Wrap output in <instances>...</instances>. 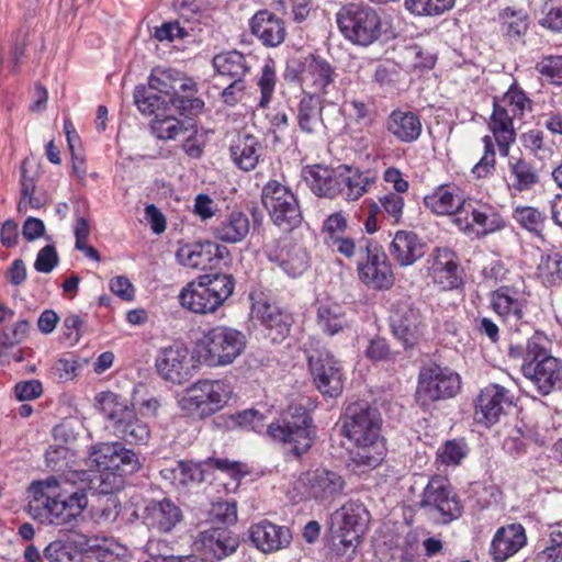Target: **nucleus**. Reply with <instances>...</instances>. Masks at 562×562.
I'll use <instances>...</instances> for the list:
<instances>
[{
  "mask_svg": "<svg viewBox=\"0 0 562 562\" xmlns=\"http://www.w3.org/2000/svg\"><path fill=\"white\" fill-rule=\"evenodd\" d=\"M501 30L510 42L519 41L529 27L528 14L524 10L505 8L498 14Z\"/></svg>",
  "mask_w": 562,
  "mask_h": 562,
  "instance_id": "obj_47",
  "label": "nucleus"
},
{
  "mask_svg": "<svg viewBox=\"0 0 562 562\" xmlns=\"http://www.w3.org/2000/svg\"><path fill=\"white\" fill-rule=\"evenodd\" d=\"M488 130L492 133L493 142L498 147L502 157H508L512 145L515 144L517 133L514 121L507 115L504 109H494L490 117Z\"/></svg>",
  "mask_w": 562,
  "mask_h": 562,
  "instance_id": "obj_39",
  "label": "nucleus"
},
{
  "mask_svg": "<svg viewBox=\"0 0 562 562\" xmlns=\"http://www.w3.org/2000/svg\"><path fill=\"white\" fill-rule=\"evenodd\" d=\"M482 143L484 145V153L479 160V162L472 168V173L476 178H485L488 175H492L495 170L496 165V153H495V142L491 135H485L482 138Z\"/></svg>",
  "mask_w": 562,
  "mask_h": 562,
  "instance_id": "obj_62",
  "label": "nucleus"
},
{
  "mask_svg": "<svg viewBox=\"0 0 562 562\" xmlns=\"http://www.w3.org/2000/svg\"><path fill=\"white\" fill-rule=\"evenodd\" d=\"M100 413L108 419L116 437L128 443H147L150 431L148 426L139 420L127 401L113 392H102L95 396Z\"/></svg>",
  "mask_w": 562,
  "mask_h": 562,
  "instance_id": "obj_4",
  "label": "nucleus"
},
{
  "mask_svg": "<svg viewBox=\"0 0 562 562\" xmlns=\"http://www.w3.org/2000/svg\"><path fill=\"white\" fill-rule=\"evenodd\" d=\"M538 272L548 284L562 283V255L555 252L541 256Z\"/></svg>",
  "mask_w": 562,
  "mask_h": 562,
  "instance_id": "obj_59",
  "label": "nucleus"
},
{
  "mask_svg": "<svg viewBox=\"0 0 562 562\" xmlns=\"http://www.w3.org/2000/svg\"><path fill=\"white\" fill-rule=\"evenodd\" d=\"M390 326L393 336L404 348H409L422 336L424 321L420 311L409 300H401L392 305Z\"/></svg>",
  "mask_w": 562,
  "mask_h": 562,
  "instance_id": "obj_17",
  "label": "nucleus"
},
{
  "mask_svg": "<svg viewBox=\"0 0 562 562\" xmlns=\"http://www.w3.org/2000/svg\"><path fill=\"white\" fill-rule=\"evenodd\" d=\"M344 186L342 193L348 201H357L364 195L371 186L375 182L376 177L370 170L361 171L344 166Z\"/></svg>",
  "mask_w": 562,
  "mask_h": 562,
  "instance_id": "obj_44",
  "label": "nucleus"
},
{
  "mask_svg": "<svg viewBox=\"0 0 562 562\" xmlns=\"http://www.w3.org/2000/svg\"><path fill=\"white\" fill-rule=\"evenodd\" d=\"M513 217L528 232L540 235L544 228L547 216L532 206H517Z\"/></svg>",
  "mask_w": 562,
  "mask_h": 562,
  "instance_id": "obj_56",
  "label": "nucleus"
},
{
  "mask_svg": "<svg viewBox=\"0 0 562 562\" xmlns=\"http://www.w3.org/2000/svg\"><path fill=\"white\" fill-rule=\"evenodd\" d=\"M323 166H315L308 171L306 180L311 190L318 196L334 198L342 191L344 172Z\"/></svg>",
  "mask_w": 562,
  "mask_h": 562,
  "instance_id": "obj_37",
  "label": "nucleus"
},
{
  "mask_svg": "<svg viewBox=\"0 0 562 562\" xmlns=\"http://www.w3.org/2000/svg\"><path fill=\"white\" fill-rule=\"evenodd\" d=\"M528 299L525 291L515 286L503 285L491 293L493 311L504 321L514 333L531 331L532 327L526 321Z\"/></svg>",
  "mask_w": 562,
  "mask_h": 562,
  "instance_id": "obj_16",
  "label": "nucleus"
},
{
  "mask_svg": "<svg viewBox=\"0 0 562 562\" xmlns=\"http://www.w3.org/2000/svg\"><path fill=\"white\" fill-rule=\"evenodd\" d=\"M480 206H483L482 202L465 198L462 207H460L454 217L456 225L465 233L474 232L481 213Z\"/></svg>",
  "mask_w": 562,
  "mask_h": 562,
  "instance_id": "obj_60",
  "label": "nucleus"
},
{
  "mask_svg": "<svg viewBox=\"0 0 562 562\" xmlns=\"http://www.w3.org/2000/svg\"><path fill=\"white\" fill-rule=\"evenodd\" d=\"M195 543L201 546L205 554L222 560L237 550L239 540L227 528H210L198 533Z\"/></svg>",
  "mask_w": 562,
  "mask_h": 562,
  "instance_id": "obj_30",
  "label": "nucleus"
},
{
  "mask_svg": "<svg viewBox=\"0 0 562 562\" xmlns=\"http://www.w3.org/2000/svg\"><path fill=\"white\" fill-rule=\"evenodd\" d=\"M376 204L379 213L383 218L391 224H400L403 213L405 201L402 194L386 192L379 196L378 201L373 200Z\"/></svg>",
  "mask_w": 562,
  "mask_h": 562,
  "instance_id": "obj_51",
  "label": "nucleus"
},
{
  "mask_svg": "<svg viewBox=\"0 0 562 562\" xmlns=\"http://www.w3.org/2000/svg\"><path fill=\"white\" fill-rule=\"evenodd\" d=\"M182 512L168 498L146 505L144 520L147 526L158 532H170L181 520Z\"/></svg>",
  "mask_w": 562,
  "mask_h": 562,
  "instance_id": "obj_31",
  "label": "nucleus"
},
{
  "mask_svg": "<svg viewBox=\"0 0 562 562\" xmlns=\"http://www.w3.org/2000/svg\"><path fill=\"white\" fill-rule=\"evenodd\" d=\"M552 341L542 331H535L525 345L512 342L508 348V356L514 360H521V364L537 363L551 355Z\"/></svg>",
  "mask_w": 562,
  "mask_h": 562,
  "instance_id": "obj_36",
  "label": "nucleus"
},
{
  "mask_svg": "<svg viewBox=\"0 0 562 562\" xmlns=\"http://www.w3.org/2000/svg\"><path fill=\"white\" fill-rule=\"evenodd\" d=\"M370 521V514L359 501H349L331 515L334 532H342L361 539Z\"/></svg>",
  "mask_w": 562,
  "mask_h": 562,
  "instance_id": "obj_23",
  "label": "nucleus"
},
{
  "mask_svg": "<svg viewBox=\"0 0 562 562\" xmlns=\"http://www.w3.org/2000/svg\"><path fill=\"white\" fill-rule=\"evenodd\" d=\"M189 350L181 345H173L159 351L156 369L166 381L181 384L190 374Z\"/></svg>",
  "mask_w": 562,
  "mask_h": 562,
  "instance_id": "obj_25",
  "label": "nucleus"
},
{
  "mask_svg": "<svg viewBox=\"0 0 562 562\" xmlns=\"http://www.w3.org/2000/svg\"><path fill=\"white\" fill-rule=\"evenodd\" d=\"M464 194L456 184H441L424 198L425 206L437 215H457L464 203Z\"/></svg>",
  "mask_w": 562,
  "mask_h": 562,
  "instance_id": "obj_33",
  "label": "nucleus"
},
{
  "mask_svg": "<svg viewBox=\"0 0 562 562\" xmlns=\"http://www.w3.org/2000/svg\"><path fill=\"white\" fill-rule=\"evenodd\" d=\"M385 128L398 142L413 143L419 138L423 126L414 112L395 109L386 117Z\"/></svg>",
  "mask_w": 562,
  "mask_h": 562,
  "instance_id": "obj_34",
  "label": "nucleus"
},
{
  "mask_svg": "<svg viewBox=\"0 0 562 562\" xmlns=\"http://www.w3.org/2000/svg\"><path fill=\"white\" fill-rule=\"evenodd\" d=\"M212 65L216 75L227 80H244L251 68L246 55L235 49L215 55Z\"/></svg>",
  "mask_w": 562,
  "mask_h": 562,
  "instance_id": "obj_41",
  "label": "nucleus"
},
{
  "mask_svg": "<svg viewBox=\"0 0 562 562\" xmlns=\"http://www.w3.org/2000/svg\"><path fill=\"white\" fill-rule=\"evenodd\" d=\"M493 108L506 110L507 115L514 121L522 117L526 112H530L532 102L522 89L513 83L501 98H494Z\"/></svg>",
  "mask_w": 562,
  "mask_h": 562,
  "instance_id": "obj_45",
  "label": "nucleus"
},
{
  "mask_svg": "<svg viewBox=\"0 0 562 562\" xmlns=\"http://www.w3.org/2000/svg\"><path fill=\"white\" fill-rule=\"evenodd\" d=\"M469 452L463 439L448 440L438 451V459L446 465H459Z\"/></svg>",
  "mask_w": 562,
  "mask_h": 562,
  "instance_id": "obj_63",
  "label": "nucleus"
},
{
  "mask_svg": "<svg viewBox=\"0 0 562 562\" xmlns=\"http://www.w3.org/2000/svg\"><path fill=\"white\" fill-rule=\"evenodd\" d=\"M27 493V514L44 526L74 527L88 506L86 490L69 488L63 476L33 481Z\"/></svg>",
  "mask_w": 562,
  "mask_h": 562,
  "instance_id": "obj_1",
  "label": "nucleus"
},
{
  "mask_svg": "<svg viewBox=\"0 0 562 562\" xmlns=\"http://www.w3.org/2000/svg\"><path fill=\"white\" fill-rule=\"evenodd\" d=\"M150 126L153 134L164 140L176 139L180 134L188 131V126L183 122L171 115L160 117L159 114H156Z\"/></svg>",
  "mask_w": 562,
  "mask_h": 562,
  "instance_id": "obj_54",
  "label": "nucleus"
},
{
  "mask_svg": "<svg viewBox=\"0 0 562 562\" xmlns=\"http://www.w3.org/2000/svg\"><path fill=\"white\" fill-rule=\"evenodd\" d=\"M382 418L376 409L366 402L347 406L342 418V432L357 448L355 462L369 468L378 467L385 456V443L381 435Z\"/></svg>",
  "mask_w": 562,
  "mask_h": 562,
  "instance_id": "obj_2",
  "label": "nucleus"
},
{
  "mask_svg": "<svg viewBox=\"0 0 562 562\" xmlns=\"http://www.w3.org/2000/svg\"><path fill=\"white\" fill-rule=\"evenodd\" d=\"M514 396L504 386L492 383L481 390L475 404V417L486 426L499 420V417L513 405Z\"/></svg>",
  "mask_w": 562,
  "mask_h": 562,
  "instance_id": "obj_20",
  "label": "nucleus"
},
{
  "mask_svg": "<svg viewBox=\"0 0 562 562\" xmlns=\"http://www.w3.org/2000/svg\"><path fill=\"white\" fill-rule=\"evenodd\" d=\"M261 201L271 221L280 229L292 231L302 223V211L296 196L279 181L270 180L263 186Z\"/></svg>",
  "mask_w": 562,
  "mask_h": 562,
  "instance_id": "obj_11",
  "label": "nucleus"
},
{
  "mask_svg": "<svg viewBox=\"0 0 562 562\" xmlns=\"http://www.w3.org/2000/svg\"><path fill=\"white\" fill-rule=\"evenodd\" d=\"M520 139L525 149L529 150L535 157L539 159H546L552 153L550 146H548L544 142L543 132L539 130H530L524 133Z\"/></svg>",
  "mask_w": 562,
  "mask_h": 562,
  "instance_id": "obj_64",
  "label": "nucleus"
},
{
  "mask_svg": "<svg viewBox=\"0 0 562 562\" xmlns=\"http://www.w3.org/2000/svg\"><path fill=\"white\" fill-rule=\"evenodd\" d=\"M252 35L266 47L280 46L286 35L284 22L268 10L258 11L249 21Z\"/></svg>",
  "mask_w": 562,
  "mask_h": 562,
  "instance_id": "obj_28",
  "label": "nucleus"
},
{
  "mask_svg": "<svg viewBox=\"0 0 562 562\" xmlns=\"http://www.w3.org/2000/svg\"><path fill=\"white\" fill-rule=\"evenodd\" d=\"M80 368L78 359L74 355H65L57 359L49 368V378L58 383L72 381Z\"/></svg>",
  "mask_w": 562,
  "mask_h": 562,
  "instance_id": "obj_58",
  "label": "nucleus"
},
{
  "mask_svg": "<svg viewBox=\"0 0 562 562\" xmlns=\"http://www.w3.org/2000/svg\"><path fill=\"white\" fill-rule=\"evenodd\" d=\"M428 276L441 290L458 289L463 284L458 255L447 248H436L427 259Z\"/></svg>",
  "mask_w": 562,
  "mask_h": 562,
  "instance_id": "obj_18",
  "label": "nucleus"
},
{
  "mask_svg": "<svg viewBox=\"0 0 562 562\" xmlns=\"http://www.w3.org/2000/svg\"><path fill=\"white\" fill-rule=\"evenodd\" d=\"M160 475L175 487H184L190 483H200L204 480V471L200 463L183 460L164 468Z\"/></svg>",
  "mask_w": 562,
  "mask_h": 562,
  "instance_id": "obj_43",
  "label": "nucleus"
},
{
  "mask_svg": "<svg viewBox=\"0 0 562 562\" xmlns=\"http://www.w3.org/2000/svg\"><path fill=\"white\" fill-rule=\"evenodd\" d=\"M316 321L321 330L330 336L342 330L348 325L342 306L330 301L318 303Z\"/></svg>",
  "mask_w": 562,
  "mask_h": 562,
  "instance_id": "obj_46",
  "label": "nucleus"
},
{
  "mask_svg": "<svg viewBox=\"0 0 562 562\" xmlns=\"http://www.w3.org/2000/svg\"><path fill=\"white\" fill-rule=\"evenodd\" d=\"M46 562H85V557L70 543L63 540L49 542L43 550Z\"/></svg>",
  "mask_w": 562,
  "mask_h": 562,
  "instance_id": "obj_52",
  "label": "nucleus"
},
{
  "mask_svg": "<svg viewBox=\"0 0 562 562\" xmlns=\"http://www.w3.org/2000/svg\"><path fill=\"white\" fill-rule=\"evenodd\" d=\"M461 390L460 375L437 363L420 368L416 390V401L427 409L431 404L454 397Z\"/></svg>",
  "mask_w": 562,
  "mask_h": 562,
  "instance_id": "obj_9",
  "label": "nucleus"
},
{
  "mask_svg": "<svg viewBox=\"0 0 562 562\" xmlns=\"http://www.w3.org/2000/svg\"><path fill=\"white\" fill-rule=\"evenodd\" d=\"M305 353L311 374L319 392L330 397L338 396L342 391L340 363L316 340H311L306 345Z\"/></svg>",
  "mask_w": 562,
  "mask_h": 562,
  "instance_id": "obj_13",
  "label": "nucleus"
},
{
  "mask_svg": "<svg viewBox=\"0 0 562 562\" xmlns=\"http://www.w3.org/2000/svg\"><path fill=\"white\" fill-rule=\"evenodd\" d=\"M222 249L218 244L210 240L183 244L177 249L176 259L183 267L206 270L220 262Z\"/></svg>",
  "mask_w": 562,
  "mask_h": 562,
  "instance_id": "obj_24",
  "label": "nucleus"
},
{
  "mask_svg": "<svg viewBox=\"0 0 562 562\" xmlns=\"http://www.w3.org/2000/svg\"><path fill=\"white\" fill-rule=\"evenodd\" d=\"M521 372L541 395H548L562 386V360L557 357H546L533 364H521Z\"/></svg>",
  "mask_w": 562,
  "mask_h": 562,
  "instance_id": "obj_22",
  "label": "nucleus"
},
{
  "mask_svg": "<svg viewBox=\"0 0 562 562\" xmlns=\"http://www.w3.org/2000/svg\"><path fill=\"white\" fill-rule=\"evenodd\" d=\"M507 168V187L515 193L531 191L540 182L537 168L521 156H509Z\"/></svg>",
  "mask_w": 562,
  "mask_h": 562,
  "instance_id": "obj_35",
  "label": "nucleus"
},
{
  "mask_svg": "<svg viewBox=\"0 0 562 562\" xmlns=\"http://www.w3.org/2000/svg\"><path fill=\"white\" fill-rule=\"evenodd\" d=\"M276 85V66L273 61L269 60L262 66L260 76L257 81V86L260 90V99L258 102V106L265 109L271 103Z\"/></svg>",
  "mask_w": 562,
  "mask_h": 562,
  "instance_id": "obj_55",
  "label": "nucleus"
},
{
  "mask_svg": "<svg viewBox=\"0 0 562 562\" xmlns=\"http://www.w3.org/2000/svg\"><path fill=\"white\" fill-rule=\"evenodd\" d=\"M134 102L138 110L144 114H159V111L165 112L170 101L160 93L151 90L150 87H136L134 91Z\"/></svg>",
  "mask_w": 562,
  "mask_h": 562,
  "instance_id": "obj_49",
  "label": "nucleus"
},
{
  "mask_svg": "<svg viewBox=\"0 0 562 562\" xmlns=\"http://www.w3.org/2000/svg\"><path fill=\"white\" fill-rule=\"evenodd\" d=\"M424 247L414 232L398 231L390 245V254L400 266L407 267L424 256Z\"/></svg>",
  "mask_w": 562,
  "mask_h": 562,
  "instance_id": "obj_38",
  "label": "nucleus"
},
{
  "mask_svg": "<svg viewBox=\"0 0 562 562\" xmlns=\"http://www.w3.org/2000/svg\"><path fill=\"white\" fill-rule=\"evenodd\" d=\"M358 260L359 279L368 286L375 290H387L394 283V276L386 255L370 239L359 240Z\"/></svg>",
  "mask_w": 562,
  "mask_h": 562,
  "instance_id": "obj_15",
  "label": "nucleus"
},
{
  "mask_svg": "<svg viewBox=\"0 0 562 562\" xmlns=\"http://www.w3.org/2000/svg\"><path fill=\"white\" fill-rule=\"evenodd\" d=\"M456 0H405V9L417 16H436L454 7Z\"/></svg>",
  "mask_w": 562,
  "mask_h": 562,
  "instance_id": "obj_50",
  "label": "nucleus"
},
{
  "mask_svg": "<svg viewBox=\"0 0 562 562\" xmlns=\"http://www.w3.org/2000/svg\"><path fill=\"white\" fill-rule=\"evenodd\" d=\"M232 392L226 380L203 379L184 390L179 405L188 415L204 419L220 412L227 404Z\"/></svg>",
  "mask_w": 562,
  "mask_h": 562,
  "instance_id": "obj_7",
  "label": "nucleus"
},
{
  "mask_svg": "<svg viewBox=\"0 0 562 562\" xmlns=\"http://www.w3.org/2000/svg\"><path fill=\"white\" fill-rule=\"evenodd\" d=\"M480 207L481 213L474 229L476 235L485 236L505 227L503 216L492 205L483 203Z\"/></svg>",
  "mask_w": 562,
  "mask_h": 562,
  "instance_id": "obj_57",
  "label": "nucleus"
},
{
  "mask_svg": "<svg viewBox=\"0 0 562 562\" xmlns=\"http://www.w3.org/2000/svg\"><path fill=\"white\" fill-rule=\"evenodd\" d=\"M336 77L337 74L331 64L315 55L305 57L296 74L304 94L321 98L327 104L336 103L340 97L335 85Z\"/></svg>",
  "mask_w": 562,
  "mask_h": 562,
  "instance_id": "obj_10",
  "label": "nucleus"
},
{
  "mask_svg": "<svg viewBox=\"0 0 562 562\" xmlns=\"http://www.w3.org/2000/svg\"><path fill=\"white\" fill-rule=\"evenodd\" d=\"M148 87L169 100L180 92L194 90L195 81L175 69L156 68L151 71Z\"/></svg>",
  "mask_w": 562,
  "mask_h": 562,
  "instance_id": "obj_32",
  "label": "nucleus"
},
{
  "mask_svg": "<svg viewBox=\"0 0 562 562\" xmlns=\"http://www.w3.org/2000/svg\"><path fill=\"white\" fill-rule=\"evenodd\" d=\"M263 154L261 142L249 133L237 134L229 144L232 162L243 171L254 170Z\"/></svg>",
  "mask_w": 562,
  "mask_h": 562,
  "instance_id": "obj_29",
  "label": "nucleus"
},
{
  "mask_svg": "<svg viewBox=\"0 0 562 562\" xmlns=\"http://www.w3.org/2000/svg\"><path fill=\"white\" fill-rule=\"evenodd\" d=\"M254 313L269 330L268 335L273 341L283 339L289 334L290 317L277 305L266 301L257 302L254 304Z\"/></svg>",
  "mask_w": 562,
  "mask_h": 562,
  "instance_id": "obj_40",
  "label": "nucleus"
},
{
  "mask_svg": "<svg viewBox=\"0 0 562 562\" xmlns=\"http://www.w3.org/2000/svg\"><path fill=\"white\" fill-rule=\"evenodd\" d=\"M419 510L435 525H448L462 515V504L449 481L434 475L423 488Z\"/></svg>",
  "mask_w": 562,
  "mask_h": 562,
  "instance_id": "obj_6",
  "label": "nucleus"
},
{
  "mask_svg": "<svg viewBox=\"0 0 562 562\" xmlns=\"http://www.w3.org/2000/svg\"><path fill=\"white\" fill-rule=\"evenodd\" d=\"M267 435L288 446L293 454L300 457L314 442L312 418L302 405H291L280 419L268 425Z\"/></svg>",
  "mask_w": 562,
  "mask_h": 562,
  "instance_id": "obj_5",
  "label": "nucleus"
},
{
  "mask_svg": "<svg viewBox=\"0 0 562 562\" xmlns=\"http://www.w3.org/2000/svg\"><path fill=\"white\" fill-rule=\"evenodd\" d=\"M204 362L210 367H225L235 361L246 348L245 335L232 327L216 326L204 336Z\"/></svg>",
  "mask_w": 562,
  "mask_h": 562,
  "instance_id": "obj_14",
  "label": "nucleus"
},
{
  "mask_svg": "<svg viewBox=\"0 0 562 562\" xmlns=\"http://www.w3.org/2000/svg\"><path fill=\"white\" fill-rule=\"evenodd\" d=\"M117 442H101L92 447L86 461L89 470H115Z\"/></svg>",
  "mask_w": 562,
  "mask_h": 562,
  "instance_id": "obj_48",
  "label": "nucleus"
},
{
  "mask_svg": "<svg viewBox=\"0 0 562 562\" xmlns=\"http://www.w3.org/2000/svg\"><path fill=\"white\" fill-rule=\"evenodd\" d=\"M323 100L312 94H303L296 108L300 130L306 134L316 133L323 125Z\"/></svg>",
  "mask_w": 562,
  "mask_h": 562,
  "instance_id": "obj_42",
  "label": "nucleus"
},
{
  "mask_svg": "<svg viewBox=\"0 0 562 562\" xmlns=\"http://www.w3.org/2000/svg\"><path fill=\"white\" fill-rule=\"evenodd\" d=\"M526 543L525 528L520 524H510L497 529L491 542L490 553L495 562H504Z\"/></svg>",
  "mask_w": 562,
  "mask_h": 562,
  "instance_id": "obj_27",
  "label": "nucleus"
},
{
  "mask_svg": "<svg viewBox=\"0 0 562 562\" xmlns=\"http://www.w3.org/2000/svg\"><path fill=\"white\" fill-rule=\"evenodd\" d=\"M270 262L277 265L290 278L301 277L311 266L306 248L297 243L284 240L267 252Z\"/></svg>",
  "mask_w": 562,
  "mask_h": 562,
  "instance_id": "obj_21",
  "label": "nucleus"
},
{
  "mask_svg": "<svg viewBox=\"0 0 562 562\" xmlns=\"http://www.w3.org/2000/svg\"><path fill=\"white\" fill-rule=\"evenodd\" d=\"M235 282L229 274H204L180 292L179 301L193 313H213L233 294Z\"/></svg>",
  "mask_w": 562,
  "mask_h": 562,
  "instance_id": "obj_3",
  "label": "nucleus"
},
{
  "mask_svg": "<svg viewBox=\"0 0 562 562\" xmlns=\"http://www.w3.org/2000/svg\"><path fill=\"white\" fill-rule=\"evenodd\" d=\"M345 477L337 471L319 467L300 474L294 488L303 499L321 504L331 503L340 497L346 490Z\"/></svg>",
  "mask_w": 562,
  "mask_h": 562,
  "instance_id": "obj_12",
  "label": "nucleus"
},
{
  "mask_svg": "<svg viewBox=\"0 0 562 562\" xmlns=\"http://www.w3.org/2000/svg\"><path fill=\"white\" fill-rule=\"evenodd\" d=\"M331 546V559L334 562H351L357 552L361 539H353L352 536L342 532H334Z\"/></svg>",
  "mask_w": 562,
  "mask_h": 562,
  "instance_id": "obj_53",
  "label": "nucleus"
},
{
  "mask_svg": "<svg viewBox=\"0 0 562 562\" xmlns=\"http://www.w3.org/2000/svg\"><path fill=\"white\" fill-rule=\"evenodd\" d=\"M196 86L190 92H180L177 95L170 97V104L179 111L181 115L194 116L202 112L204 102L195 97Z\"/></svg>",
  "mask_w": 562,
  "mask_h": 562,
  "instance_id": "obj_61",
  "label": "nucleus"
},
{
  "mask_svg": "<svg viewBox=\"0 0 562 562\" xmlns=\"http://www.w3.org/2000/svg\"><path fill=\"white\" fill-rule=\"evenodd\" d=\"M341 34L351 43L369 46L381 35L382 23L378 12L366 4L348 3L336 14Z\"/></svg>",
  "mask_w": 562,
  "mask_h": 562,
  "instance_id": "obj_8",
  "label": "nucleus"
},
{
  "mask_svg": "<svg viewBox=\"0 0 562 562\" xmlns=\"http://www.w3.org/2000/svg\"><path fill=\"white\" fill-rule=\"evenodd\" d=\"M250 231L248 215L239 210H232L217 216L211 226L213 236L227 244H237L244 240Z\"/></svg>",
  "mask_w": 562,
  "mask_h": 562,
  "instance_id": "obj_26",
  "label": "nucleus"
},
{
  "mask_svg": "<svg viewBox=\"0 0 562 562\" xmlns=\"http://www.w3.org/2000/svg\"><path fill=\"white\" fill-rule=\"evenodd\" d=\"M252 546L265 554H272L288 549L293 540L292 530L284 525L262 519L248 529Z\"/></svg>",
  "mask_w": 562,
  "mask_h": 562,
  "instance_id": "obj_19",
  "label": "nucleus"
}]
</instances>
